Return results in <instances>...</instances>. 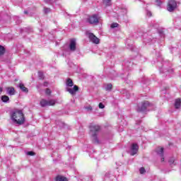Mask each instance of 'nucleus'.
Returning <instances> with one entry per match:
<instances>
[{"mask_svg":"<svg viewBox=\"0 0 181 181\" xmlns=\"http://www.w3.org/2000/svg\"><path fill=\"white\" fill-rule=\"evenodd\" d=\"M99 21L100 17L98 16V14H93L86 18V22L90 25H98V22H100Z\"/></svg>","mask_w":181,"mask_h":181,"instance_id":"3","label":"nucleus"},{"mask_svg":"<svg viewBox=\"0 0 181 181\" xmlns=\"http://www.w3.org/2000/svg\"><path fill=\"white\" fill-rule=\"evenodd\" d=\"M139 148V147L138 146V144H133L131 147L130 155H132V156H134V155H136Z\"/></svg>","mask_w":181,"mask_h":181,"instance_id":"9","label":"nucleus"},{"mask_svg":"<svg viewBox=\"0 0 181 181\" xmlns=\"http://www.w3.org/2000/svg\"><path fill=\"white\" fill-rule=\"evenodd\" d=\"M139 172H140L141 175H144V173H145V168H141L139 170Z\"/></svg>","mask_w":181,"mask_h":181,"instance_id":"27","label":"nucleus"},{"mask_svg":"<svg viewBox=\"0 0 181 181\" xmlns=\"http://www.w3.org/2000/svg\"><path fill=\"white\" fill-rule=\"evenodd\" d=\"M43 86L45 87H47L49 86V83L48 82H44Z\"/></svg>","mask_w":181,"mask_h":181,"instance_id":"33","label":"nucleus"},{"mask_svg":"<svg viewBox=\"0 0 181 181\" xmlns=\"http://www.w3.org/2000/svg\"><path fill=\"white\" fill-rule=\"evenodd\" d=\"M24 13L27 14V13H28V12H27L26 11H24Z\"/></svg>","mask_w":181,"mask_h":181,"instance_id":"35","label":"nucleus"},{"mask_svg":"<svg viewBox=\"0 0 181 181\" xmlns=\"http://www.w3.org/2000/svg\"><path fill=\"white\" fill-rule=\"evenodd\" d=\"M180 105H181L180 98L176 99L175 100V108H177V109L180 108Z\"/></svg>","mask_w":181,"mask_h":181,"instance_id":"14","label":"nucleus"},{"mask_svg":"<svg viewBox=\"0 0 181 181\" xmlns=\"http://www.w3.org/2000/svg\"><path fill=\"white\" fill-rule=\"evenodd\" d=\"M146 15H147V16L151 17V16H152V13L151 11H146Z\"/></svg>","mask_w":181,"mask_h":181,"instance_id":"32","label":"nucleus"},{"mask_svg":"<svg viewBox=\"0 0 181 181\" xmlns=\"http://www.w3.org/2000/svg\"><path fill=\"white\" fill-rule=\"evenodd\" d=\"M176 160V159L175 158H171L170 160H169V163L170 165H173V163H175V161Z\"/></svg>","mask_w":181,"mask_h":181,"instance_id":"25","label":"nucleus"},{"mask_svg":"<svg viewBox=\"0 0 181 181\" xmlns=\"http://www.w3.org/2000/svg\"><path fill=\"white\" fill-rule=\"evenodd\" d=\"M17 23H21V21H17Z\"/></svg>","mask_w":181,"mask_h":181,"instance_id":"36","label":"nucleus"},{"mask_svg":"<svg viewBox=\"0 0 181 181\" xmlns=\"http://www.w3.org/2000/svg\"><path fill=\"white\" fill-rule=\"evenodd\" d=\"M86 35L93 43H95V45L100 43V39L93 34V33H86Z\"/></svg>","mask_w":181,"mask_h":181,"instance_id":"7","label":"nucleus"},{"mask_svg":"<svg viewBox=\"0 0 181 181\" xmlns=\"http://www.w3.org/2000/svg\"><path fill=\"white\" fill-rule=\"evenodd\" d=\"M151 106V103L148 101H144L141 103L140 106L137 108L138 112H144V111H146V108Z\"/></svg>","mask_w":181,"mask_h":181,"instance_id":"6","label":"nucleus"},{"mask_svg":"<svg viewBox=\"0 0 181 181\" xmlns=\"http://www.w3.org/2000/svg\"><path fill=\"white\" fill-rule=\"evenodd\" d=\"M1 101H3V103H9V97L7 95H2Z\"/></svg>","mask_w":181,"mask_h":181,"instance_id":"17","label":"nucleus"},{"mask_svg":"<svg viewBox=\"0 0 181 181\" xmlns=\"http://www.w3.org/2000/svg\"><path fill=\"white\" fill-rule=\"evenodd\" d=\"M156 153H158L159 155V156H160L161 162H164L165 161V158H163V148L158 147L156 149Z\"/></svg>","mask_w":181,"mask_h":181,"instance_id":"11","label":"nucleus"},{"mask_svg":"<svg viewBox=\"0 0 181 181\" xmlns=\"http://www.w3.org/2000/svg\"><path fill=\"white\" fill-rule=\"evenodd\" d=\"M177 8V2L175 0H169L168 3L167 10L168 12H173Z\"/></svg>","mask_w":181,"mask_h":181,"instance_id":"4","label":"nucleus"},{"mask_svg":"<svg viewBox=\"0 0 181 181\" xmlns=\"http://www.w3.org/2000/svg\"><path fill=\"white\" fill-rule=\"evenodd\" d=\"M156 3L158 6H160V5H162V1H160V0H156Z\"/></svg>","mask_w":181,"mask_h":181,"instance_id":"28","label":"nucleus"},{"mask_svg":"<svg viewBox=\"0 0 181 181\" xmlns=\"http://www.w3.org/2000/svg\"><path fill=\"white\" fill-rule=\"evenodd\" d=\"M99 108H100L101 110L105 108V105H104V104H103V103H100L98 105Z\"/></svg>","mask_w":181,"mask_h":181,"instance_id":"26","label":"nucleus"},{"mask_svg":"<svg viewBox=\"0 0 181 181\" xmlns=\"http://www.w3.org/2000/svg\"><path fill=\"white\" fill-rule=\"evenodd\" d=\"M5 54V47L4 46L0 45V56Z\"/></svg>","mask_w":181,"mask_h":181,"instance_id":"20","label":"nucleus"},{"mask_svg":"<svg viewBox=\"0 0 181 181\" xmlns=\"http://www.w3.org/2000/svg\"><path fill=\"white\" fill-rule=\"evenodd\" d=\"M66 91H68V93H69V94H71V95H76V93H77V91H78V86H77L76 85L74 86V88H66Z\"/></svg>","mask_w":181,"mask_h":181,"instance_id":"8","label":"nucleus"},{"mask_svg":"<svg viewBox=\"0 0 181 181\" xmlns=\"http://www.w3.org/2000/svg\"><path fill=\"white\" fill-rule=\"evenodd\" d=\"M44 12L45 13H50V12H52V10L50 9V8H44Z\"/></svg>","mask_w":181,"mask_h":181,"instance_id":"24","label":"nucleus"},{"mask_svg":"<svg viewBox=\"0 0 181 181\" xmlns=\"http://www.w3.org/2000/svg\"><path fill=\"white\" fill-rule=\"evenodd\" d=\"M106 91H111L112 90V84L108 83L105 87Z\"/></svg>","mask_w":181,"mask_h":181,"instance_id":"19","label":"nucleus"},{"mask_svg":"<svg viewBox=\"0 0 181 181\" xmlns=\"http://www.w3.org/2000/svg\"><path fill=\"white\" fill-rule=\"evenodd\" d=\"M19 88L23 91V93H29V90L28 88L25 87V85L23 83L19 84Z\"/></svg>","mask_w":181,"mask_h":181,"instance_id":"13","label":"nucleus"},{"mask_svg":"<svg viewBox=\"0 0 181 181\" xmlns=\"http://www.w3.org/2000/svg\"><path fill=\"white\" fill-rule=\"evenodd\" d=\"M76 39H71L70 40L69 49L71 52H76Z\"/></svg>","mask_w":181,"mask_h":181,"instance_id":"10","label":"nucleus"},{"mask_svg":"<svg viewBox=\"0 0 181 181\" xmlns=\"http://www.w3.org/2000/svg\"><path fill=\"white\" fill-rule=\"evenodd\" d=\"M45 2H50L51 4H53V2H56V0H44Z\"/></svg>","mask_w":181,"mask_h":181,"instance_id":"31","label":"nucleus"},{"mask_svg":"<svg viewBox=\"0 0 181 181\" xmlns=\"http://www.w3.org/2000/svg\"><path fill=\"white\" fill-rule=\"evenodd\" d=\"M27 155H29L30 156H33L35 155V153L33 151H28L27 153Z\"/></svg>","mask_w":181,"mask_h":181,"instance_id":"30","label":"nucleus"},{"mask_svg":"<svg viewBox=\"0 0 181 181\" xmlns=\"http://www.w3.org/2000/svg\"><path fill=\"white\" fill-rule=\"evenodd\" d=\"M103 2L105 6H111V0H103Z\"/></svg>","mask_w":181,"mask_h":181,"instance_id":"18","label":"nucleus"},{"mask_svg":"<svg viewBox=\"0 0 181 181\" xmlns=\"http://www.w3.org/2000/svg\"><path fill=\"white\" fill-rule=\"evenodd\" d=\"M66 86L67 87H73V86H74V83H73V80H71V78H68L66 80Z\"/></svg>","mask_w":181,"mask_h":181,"instance_id":"15","label":"nucleus"},{"mask_svg":"<svg viewBox=\"0 0 181 181\" xmlns=\"http://www.w3.org/2000/svg\"><path fill=\"white\" fill-rule=\"evenodd\" d=\"M2 91H4V89L2 88H0V94L2 93Z\"/></svg>","mask_w":181,"mask_h":181,"instance_id":"34","label":"nucleus"},{"mask_svg":"<svg viewBox=\"0 0 181 181\" xmlns=\"http://www.w3.org/2000/svg\"><path fill=\"white\" fill-rule=\"evenodd\" d=\"M90 128V135L93 138V142L94 144H100V141H98V138L97 137V135H98V132H100V126L92 124L89 127Z\"/></svg>","mask_w":181,"mask_h":181,"instance_id":"2","label":"nucleus"},{"mask_svg":"<svg viewBox=\"0 0 181 181\" xmlns=\"http://www.w3.org/2000/svg\"><path fill=\"white\" fill-rule=\"evenodd\" d=\"M85 110H86V111H88V112H91V111H93V107L88 105L87 106H85Z\"/></svg>","mask_w":181,"mask_h":181,"instance_id":"21","label":"nucleus"},{"mask_svg":"<svg viewBox=\"0 0 181 181\" xmlns=\"http://www.w3.org/2000/svg\"><path fill=\"white\" fill-rule=\"evenodd\" d=\"M54 104H56V100H46L45 99H42L40 102V105L42 107L54 105Z\"/></svg>","mask_w":181,"mask_h":181,"instance_id":"5","label":"nucleus"},{"mask_svg":"<svg viewBox=\"0 0 181 181\" xmlns=\"http://www.w3.org/2000/svg\"><path fill=\"white\" fill-rule=\"evenodd\" d=\"M45 93L49 95V94H52V91L50 90V89L47 88L45 90Z\"/></svg>","mask_w":181,"mask_h":181,"instance_id":"29","label":"nucleus"},{"mask_svg":"<svg viewBox=\"0 0 181 181\" xmlns=\"http://www.w3.org/2000/svg\"><path fill=\"white\" fill-rule=\"evenodd\" d=\"M56 180L57 181H69L66 177H63V176H61V175H58L56 178Z\"/></svg>","mask_w":181,"mask_h":181,"instance_id":"16","label":"nucleus"},{"mask_svg":"<svg viewBox=\"0 0 181 181\" xmlns=\"http://www.w3.org/2000/svg\"><path fill=\"white\" fill-rule=\"evenodd\" d=\"M38 77H39L40 80H43V78H45V76H43V72L39 71Z\"/></svg>","mask_w":181,"mask_h":181,"instance_id":"22","label":"nucleus"},{"mask_svg":"<svg viewBox=\"0 0 181 181\" xmlns=\"http://www.w3.org/2000/svg\"><path fill=\"white\" fill-rule=\"evenodd\" d=\"M11 118L14 124L17 125H23L25 124V115L22 110H14L11 113Z\"/></svg>","mask_w":181,"mask_h":181,"instance_id":"1","label":"nucleus"},{"mask_svg":"<svg viewBox=\"0 0 181 181\" xmlns=\"http://www.w3.org/2000/svg\"><path fill=\"white\" fill-rule=\"evenodd\" d=\"M118 26H119V24H118L117 23H114L111 24L110 28L112 29H115V28H118Z\"/></svg>","mask_w":181,"mask_h":181,"instance_id":"23","label":"nucleus"},{"mask_svg":"<svg viewBox=\"0 0 181 181\" xmlns=\"http://www.w3.org/2000/svg\"><path fill=\"white\" fill-rule=\"evenodd\" d=\"M7 94L8 95H15V88L13 87L6 88Z\"/></svg>","mask_w":181,"mask_h":181,"instance_id":"12","label":"nucleus"}]
</instances>
